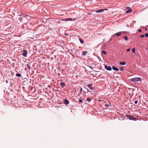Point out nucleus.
<instances>
[{"label": "nucleus", "mask_w": 148, "mask_h": 148, "mask_svg": "<svg viewBox=\"0 0 148 148\" xmlns=\"http://www.w3.org/2000/svg\"><path fill=\"white\" fill-rule=\"evenodd\" d=\"M87 90H88V91H89L90 92V91L88 90L87 89Z\"/></svg>", "instance_id": "obj_37"}, {"label": "nucleus", "mask_w": 148, "mask_h": 148, "mask_svg": "<svg viewBox=\"0 0 148 148\" xmlns=\"http://www.w3.org/2000/svg\"><path fill=\"white\" fill-rule=\"evenodd\" d=\"M82 88H80V94H82Z\"/></svg>", "instance_id": "obj_26"}, {"label": "nucleus", "mask_w": 148, "mask_h": 148, "mask_svg": "<svg viewBox=\"0 0 148 148\" xmlns=\"http://www.w3.org/2000/svg\"><path fill=\"white\" fill-rule=\"evenodd\" d=\"M104 68L107 70L109 71H111L112 70V68L110 66H108L107 65H105Z\"/></svg>", "instance_id": "obj_4"}, {"label": "nucleus", "mask_w": 148, "mask_h": 148, "mask_svg": "<svg viewBox=\"0 0 148 148\" xmlns=\"http://www.w3.org/2000/svg\"><path fill=\"white\" fill-rule=\"evenodd\" d=\"M109 103H110V104H106L104 105V106H105V107H109V106L110 105V106H111V105L110 104V103L109 102Z\"/></svg>", "instance_id": "obj_17"}, {"label": "nucleus", "mask_w": 148, "mask_h": 148, "mask_svg": "<svg viewBox=\"0 0 148 148\" xmlns=\"http://www.w3.org/2000/svg\"><path fill=\"white\" fill-rule=\"evenodd\" d=\"M132 10V9H130L129 10H128L127 11H126V12L127 13H129Z\"/></svg>", "instance_id": "obj_20"}, {"label": "nucleus", "mask_w": 148, "mask_h": 148, "mask_svg": "<svg viewBox=\"0 0 148 148\" xmlns=\"http://www.w3.org/2000/svg\"><path fill=\"white\" fill-rule=\"evenodd\" d=\"M79 103H82V101L80 99H79Z\"/></svg>", "instance_id": "obj_28"}, {"label": "nucleus", "mask_w": 148, "mask_h": 148, "mask_svg": "<svg viewBox=\"0 0 148 148\" xmlns=\"http://www.w3.org/2000/svg\"><path fill=\"white\" fill-rule=\"evenodd\" d=\"M112 69L114 70L115 71H118L119 70V69L118 68H117L115 67L114 66H112Z\"/></svg>", "instance_id": "obj_9"}, {"label": "nucleus", "mask_w": 148, "mask_h": 148, "mask_svg": "<svg viewBox=\"0 0 148 148\" xmlns=\"http://www.w3.org/2000/svg\"><path fill=\"white\" fill-rule=\"evenodd\" d=\"M10 84H11V85H12V84L11 83V82H10Z\"/></svg>", "instance_id": "obj_35"}, {"label": "nucleus", "mask_w": 148, "mask_h": 148, "mask_svg": "<svg viewBox=\"0 0 148 148\" xmlns=\"http://www.w3.org/2000/svg\"><path fill=\"white\" fill-rule=\"evenodd\" d=\"M104 11V10L102 9H99L97 10L96 11V12L97 13H99L101 12H103Z\"/></svg>", "instance_id": "obj_7"}, {"label": "nucleus", "mask_w": 148, "mask_h": 148, "mask_svg": "<svg viewBox=\"0 0 148 148\" xmlns=\"http://www.w3.org/2000/svg\"><path fill=\"white\" fill-rule=\"evenodd\" d=\"M64 103L66 105H67L69 103V101L66 99H64L63 100Z\"/></svg>", "instance_id": "obj_6"}, {"label": "nucleus", "mask_w": 148, "mask_h": 148, "mask_svg": "<svg viewBox=\"0 0 148 148\" xmlns=\"http://www.w3.org/2000/svg\"><path fill=\"white\" fill-rule=\"evenodd\" d=\"M80 95V94H79L78 95V96H79Z\"/></svg>", "instance_id": "obj_40"}, {"label": "nucleus", "mask_w": 148, "mask_h": 148, "mask_svg": "<svg viewBox=\"0 0 148 148\" xmlns=\"http://www.w3.org/2000/svg\"><path fill=\"white\" fill-rule=\"evenodd\" d=\"M64 34H65V35H66V36H68V34H66V33Z\"/></svg>", "instance_id": "obj_33"}, {"label": "nucleus", "mask_w": 148, "mask_h": 148, "mask_svg": "<svg viewBox=\"0 0 148 148\" xmlns=\"http://www.w3.org/2000/svg\"><path fill=\"white\" fill-rule=\"evenodd\" d=\"M87 53V51H84L82 52V55L85 56Z\"/></svg>", "instance_id": "obj_11"}, {"label": "nucleus", "mask_w": 148, "mask_h": 148, "mask_svg": "<svg viewBox=\"0 0 148 148\" xmlns=\"http://www.w3.org/2000/svg\"><path fill=\"white\" fill-rule=\"evenodd\" d=\"M48 87H50V86H48Z\"/></svg>", "instance_id": "obj_39"}, {"label": "nucleus", "mask_w": 148, "mask_h": 148, "mask_svg": "<svg viewBox=\"0 0 148 148\" xmlns=\"http://www.w3.org/2000/svg\"><path fill=\"white\" fill-rule=\"evenodd\" d=\"M86 100L88 101V102H89L91 101V99L90 98L88 97L87 98Z\"/></svg>", "instance_id": "obj_16"}, {"label": "nucleus", "mask_w": 148, "mask_h": 148, "mask_svg": "<svg viewBox=\"0 0 148 148\" xmlns=\"http://www.w3.org/2000/svg\"><path fill=\"white\" fill-rule=\"evenodd\" d=\"M135 48H133L132 49V52L134 53H135Z\"/></svg>", "instance_id": "obj_18"}, {"label": "nucleus", "mask_w": 148, "mask_h": 148, "mask_svg": "<svg viewBox=\"0 0 148 148\" xmlns=\"http://www.w3.org/2000/svg\"><path fill=\"white\" fill-rule=\"evenodd\" d=\"M90 68H91L92 69V67H90Z\"/></svg>", "instance_id": "obj_36"}, {"label": "nucleus", "mask_w": 148, "mask_h": 148, "mask_svg": "<svg viewBox=\"0 0 148 148\" xmlns=\"http://www.w3.org/2000/svg\"><path fill=\"white\" fill-rule=\"evenodd\" d=\"M27 51L25 49L23 50V53H22V55L25 57H27Z\"/></svg>", "instance_id": "obj_3"}, {"label": "nucleus", "mask_w": 148, "mask_h": 148, "mask_svg": "<svg viewBox=\"0 0 148 148\" xmlns=\"http://www.w3.org/2000/svg\"><path fill=\"white\" fill-rule=\"evenodd\" d=\"M27 68L29 69H31V67H30V66H29V64H27Z\"/></svg>", "instance_id": "obj_19"}, {"label": "nucleus", "mask_w": 148, "mask_h": 148, "mask_svg": "<svg viewBox=\"0 0 148 148\" xmlns=\"http://www.w3.org/2000/svg\"><path fill=\"white\" fill-rule=\"evenodd\" d=\"M101 53L105 55H106L107 54V52L104 50L102 51Z\"/></svg>", "instance_id": "obj_15"}, {"label": "nucleus", "mask_w": 148, "mask_h": 148, "mask_svg": "<svg viewBox=\"0 0 148 148\" xmlns=\"http://www.w3.org/2000/svg\"><path fill=\"white\" fill-rule=\"evenodd\" d=\"M119 64L121 65H125V62H120Z\"/></svg>", "instance_id": "obj_13"}, {"label": "nucleus", "mask_w": 148, "mask_h": 148, "mask_svg": "<svg viewBox=\"0 0 148 148\" xmlns=\"http://www.w3.org/2000/svg\"><path fill=\"white\" fill-rule=\"evenodd\" d=\"M145 29L146 30L147 29V28H145Z\"/></svg>", "instance_id": "obj_38"}, {"label": "nucleus", "mask_w": 148, "mask_h": 148, "mask_svg": "<svg viewBox=\"0 0 148 148\" xmlns=\"http://www.w3.org/2000/svg\"><path fill=\"white\" fill-rule=\"evenodd\" d=\"M16 75L17 77H20L21 76V75L20 73H17L16 74Z\"/></svg>", "instance_id": "obj_12"}, {"label": "nucleus", "mask_w": 148, "mask_h": 148, "mask_svg": "<svg viewBox=\"0 0 148 148\" xmlns=\"http://www.w3.org/2000/svg\"><path fill=\"white\" fill-rule=\"evenodd\" d=\"M90 88L91 90H95V88L93 87H91Z\"/></svg>", "instance_id": "obj_22"}, {"label": "nucleus", "mask_w": 148, "mask_h": 148, "mask_svg": "<svg viewBox=\"0 0 148 148\" xmlns=\"http://www.w3.org/2000/svg\"><path fill=\"white\" fill-rule=\"evenodd\" d=\"M141 29H138V32H141Z\"/></svg>", "instance_id": "obj_30"}, {"label": "nucleus", "mask_w": 148, "mask_h": 148, "mask_svg": "<svg viewBox=\"0 0 148 148\" xmlns=\"http://www.w3.org/2000/svg\"><path fill=\"white\" fill-rule=\"evenodd\" d=\"M91 84H89L87 85V86L89 88H90L91 87Z\"/></svg>", "instance_id": "obj_25"}, {"label": "nucleus", "mask_w": 148, "mask_h": 148, "mask_svg": "<svg viewBox=\"0 0 148 148\" xmlns=\"http://www.w3.org/2000/svg\"><path fill=\"white\" fill-rule=\"evenodd\" d=\"M121 33L120 32H119L116 33L114 35H115L116 36H121Z\"/></svg>", "instance_id": "obj_8"}, {"label": "nucleus", "mask_w": 148, "mask_h": 148, "mask_svg": "<svg viewBox=\"0 0 148 148\" xmlns=\"http://www.w3.org/2000/svg\"><path fill=\"white\" fill-rule=\"evenodd\" d=\"M141 80L142 79L141 78H140V77H138L132 78L131 79V81L133 82H136L139 80L141 81Z\"/></svg>", "instance_id": "obj_2"}, {"label": "nucleus", "mask_w": 148, "mask_h": 148, "mask_svg": "<svg viewBox=\"0 0 148 148\" xmlns=\"http://www.w3.org/2000/svg\"><path fill=\"white\" fill-rule=\"evenodd\" d=\"M72 19L71 18H66L64 19L61 20L62 21H72Z\"/></svg>", "instance_id": "obj_5"}, {"label": "nucleus", "mask_w": 148, "mask_h": 148, "mask_svg": "<svg viewBox=\"0 0 148 148\" xmlns=\"http://www.w3.org/2000/svg\"><path fill=\"white\" fill-rule=\"evenodd\" d=\"M65 85V83L63 82H61L60 83V85L62 87H63Z\"/></svg>", "instance_id": "obj_10"}, {"label": "nucleus", "mask_w": 148, "mask_h": 148, "mask_svg": "<svg viewBox=\"0 0 148 148\" xmlns=\"http://www.w3.org/2000/svg\"><path fill=\"white\" fill-rule=\"evenodd\" d=\"M145 36L146 37H148V34L147 33H146L145 34Z\"/></svg>", "instance_id": "obj_27"}, {"label": "nucleus", "mask_w": 148, "mask_h": 148, "mask_svg": "<svg viewBox=\"0 0 148 148\" xmlns=\"http://www.w3.org/2000/svg\"><path fill=\"white\" fill-rule=\"evenodd\" d=\"M79 40L80 41V42L82 44H83L84 42V40H82L81 38H79Z\"/></svg>", "instance_id": "obj_14"}, {"label": "nucleus", "mask_w": 148, "mask_h": 148, "mask_svg": "<svg viewBox=\"0 0 148 148\" xmlns=\"http://www.w3.org/2000/svg\"><path fill=\"white\" fill-rule=\"evenodd\" d=\"M120 70L121 71H123L124 70V69L123 67H121L120 68Z\"/></svg>", "instance_id": "obj_23"}, {"label": "nucleus", "mask_w": 148, "mask_h": 148, "mask_svg": "<svg viewBox=\"0 0 148 148\" xmlns=\"http://www.w3.org/2000/svg\"><path fill=\"white\" fill-rule=\"evenodd\" d=\"M5 82H6V83H7L8 82V80H6Z\"/></svg>", "instance_id": "obj_32"}, {"label": "nucleus", "mask_w": 148, "mask_h": 148, "mask_svg": "<svg viewBox=\"0 0 148 148\" xmlns=\"http://www.w3.org/2000/svg\"><path fill=\"white\" fill-rule=\"evenodd\" d=\"M130 7H127V9H129L130 8Z\"/></svg>", "instance_id": "obj_34"}, {"label": "nucleus", "mask_w": 148, "mask_h": 148, "mask_svg": "<svg viewBox=\"0 0 148 148\" xmlns=\"http://www.w3.org/2000/svg\"><path fill=\"white\" fill-rule=\"evenodd\" d=\"M125 116H126L127 118H128L130 120H132L135 121H136V119L132 116L126 114Z\"/></svg>", "instance_id": "obj_1"}, {"label": "nucleus", "mask_w": 148, "mask_h": 148, "mask_svg": "<svg viewBox=\"0 0 148 148\" xmlns=\"http://www.w3.org/2000/svg\"><path fill=\"white\" fill-rule=\"evenodd\" d=\"M130 50V49H127V52H128Z\"/></svg>", "instance_id": "obj_31"}, {"label": "nucleus", "mask_w": 148, "mask_h": 148, "mask_svg": "<svg viewBox=\"0 0 148 148\" xmlns=\"http://www.w3.org/2000/svg\"><path fill=\"white\" fill-rule=\"evenodd\" d=\"M123 38H125V40H128V38L127 36H124Z\"/></svg>", "instance_id": "obj_21"}, {"label": "nucleus", "mask_w": 148, "mask_h": 148, "mask_svg": "<svg viewBox=\"0 0 148 148\" xmlns=\"http://www.w3.org/2000/svg\"><path fill=\"white\" fill-rule=\"evenodd\" d=\"M145 35L144 34L140 36V37L141 38H143L145 37Z\"/></svg>", "instance_id": "obj_24"}, {"label": "nucleus", "mask_w": 148, "mask_h": 148, "mask_svg": "<svg viewBox=\"0 0 148 148\" xmlns=\"http://www.w3.org/2000/svg\"><path fill=\"white\" fill-rule=\"evenodd\" d=\"M138 101L136 100L134 101V103L135 104H137L138 103Z\"/></svg>", "instance_id": "obj_29"}]
</instances>
